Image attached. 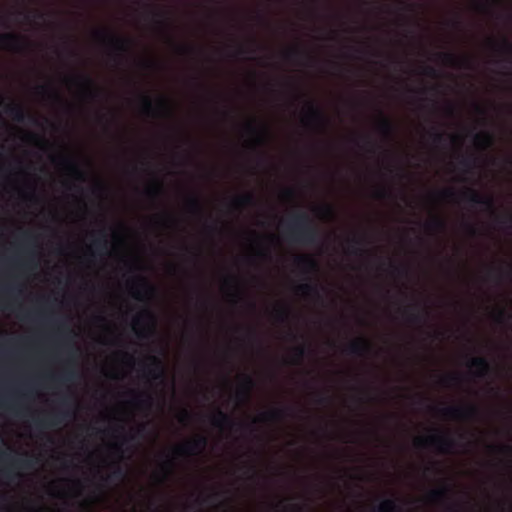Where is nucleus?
Wrapping results in <instances>:
<instances>
[{
    "label": "nucleus",
    "mask_w": 512,
    "mask_h": 512,
    "mask_svg": "<svg viewBox=\"0 0 512 512\" xmlns=\"http://www.w3.org/2000/svg\"><path fill=\"white\" fill-rule=\"evenodd\" d=\"M70 416L68 411L58 410L46 417L35 419L37 428L46 429L60 425L67 417Z\"/></svg>",
    "instance_id": "nucleus-16"
},
{
    "label": "nucleus",
    "mask_w": 512,
    "mask_h": 512,
    "mask_svg": "<svg viewBox=\"0 0 512 512\" xmlns=\"http://www.w3.org/2000/svg\"><path fill=\"white\" fill-rule=\"evenodd\" d=\"M153 403V398L150 393L138 394L133 398V404L139 408H150Z\"/></svg>",
    "instance_id": "nucleus-42"
},
{
    "label": "nucleus",
    "mask_w": 512,
    "mask_h": 512,
    "mask_svg": "<svg viewBox=\"0 0 512 512\" xmlns=\"http://www.w3.org/2000/svg\"><path fill=\"white\" fill-rule=\"evenodd\" d=\"M449 492V488L447 486H443L439 489L431 490L428 497L433 502H440L448 498Z\"/></svg>",
    "instance_id": "nucleus-43"
},
{
    "label": "nucleus",
    "mask_w": 512,
    "mask_h": 512,
    "mask_svg": "<svg viewBox=\"0 0 512 512\" xmlns=\"http://www.w3.org/2000/svg\"><path fill=\"white\" fill-rule=\"evenodd\" d=\"M380 120L377 125L378 132L387 140H392L395 135V126L393 122L386 117L381 111Z\"/></svg>",
    "instance_id": "nucleus-23"
},
{
    "label": "nucleus",
    "mask_w": 512,
    "mask_h": 512,
    "mask_svg": "<svg viewBox=\"0 0 512 512\" xmlns=\"http://www.w3.org/2000/svg\"><path fill=\"white\" fill-rule=\"evenodd\" d=\"M0 456L3 461L9 462V467L4 470L7 478H13L16 473L14 470L17 469H30L34 467L35 460L32 456L25 455V457H12L10 454L0 451Z\"/></svg>",
    "instance_id": "nucleus-10"
},
{
    "label": "nucleus",
    "mask_w": 512,
    "mask_h": 512,
    "mask_svg": "<svg viewBox=\"0 0 512 512\" xmlns=\"http://www.w3.org/2000/svg\"><path fill=\"white\" fill-rule=\"evenodd\" d=\"M494 138L489 132L477 133L474 135V143L483 149L493 145Z\"/></svg>",
    "instance_id": "nucleus-40"
},
{
    "label": "nucleus",
    "mask_w": 512,
    "mask_h": 512,
    "mask_svg": "<svg viewBox=\"0 0 512 512\" xmlns=\"http://www.w3.org/2000/svg\"><path fill=\"white\" fill-rule=\"evenodd\" d=\"M255 387V381L250 375H243L241 384L236 392L238 402L244 403L250 399L251 391Z\"/></svg>",
    "instance_id": "nucleus-21"
},
{
    "label": "nucleus",
    "mask_w": 512,
    "mask_h": 512,
    "mask_svg": "<svg viewBox=\"0 0 512 512\" xmlns=\"http://www.w3.org/2000/svg\"><path fill=\"white\" fill-rule=\"evenodd\" d=\"M97 39L104 41L113 49V58L116 62H122L126 54L130 52L133 41L129 38L116 36L108 30H97L94 32Z\"/></svg>",
    "instance_id": "nucleus-3"
},
{
    "label": "nucleus",
    "mask_w": 512,
    "mask_h": 512,
    "mask_svg": "<svg viewBox=\"0 0 512 512\" xmlns=\"http://www.w3.org/2000/svg\"><path fill=\"white\" fill-rule=\"evenodd\" d=\"M290 316V309L287 306H281L275 310V318L280 323H286Z\"/></svg>",
    "instance_id": "nucleus-45"
},
{
    "label": "nucleus",
    "mask_w": 512,
    "mask_h": 512,
    "mask_svg": "<svg viewBox=\"0 0 512 512\" xmlns=\"http://www.w3.org/2000/svg\"><path fill=\"white\" fill-rule=\"evenodd\" d=\"M468 367L476 369V376L479 378L488 377L491 373V365L486 357L479 356L470 358L468 361Z\"/></svg>",
    "instance_id": "nucleus-20"
},
{
    "label": "nucleus",
    "mask_w": 512,
    "mask_h": 512,
    "mask_svg": "<svg viewBox=\"0 0 512 512\" xmlns=\"http://www.w3.org/2000/svg\"><path fill=\"white\" fill-rule=\"evenodd\" d=\"M297 267L305 274L314 273L318 270L317 261L309 255H299L295 259Z\"/></svg>",
    "instance_id": "nucleus-22"
},
{
    "label": "nucleus",
    "mask_w": 512,
    "mask_h": 512,
    "mask_svg": "<svg viewBox=\"0 0 512 512\" xmlns=\"http://www.w3.org/2000/svg\"><path fill=\"white\" fill-rule=\"evenodd\" d=\"M392 273L398 276H407L409 269L406 265H396L392 262L389 263Z\"/></svg>",
    "instance_id": "nucleus-50"
},
{
    "label": "nucleus",
    "mask_w": 512,
    "mask_h": 512,
    "mask_svg": "<svg viewBox=\"0 0 512 512\" xmlns=\"http://www.w3.org/2000/svg\"><path fill=\"white\" fill-rule=\"evenodd\" d=\"M425 227L430 232H444L446 230V222L441 217H434L426 223Z\"/></svg>",
    "instance_id": "nucleus-41"
},
{
    "label": "nucleus",
    "mask_w": 512,
    "mask_h": 512,
    "mask_svg": "<svg viewBox=\"0 0 512 512\" xmlns=\"http://www.w3.org/2000/svg\"><path fill=\"white\" fill-rule=\"evenodd\" d=\"M186 206H187L188 211L194 215H202V213H203V207H202L201 200L195 194H191L187 198Z\"/></svg>",
    "instance_id": "nucleus-36"
},
{
    "label": "nucleus",
    "mask_w": 512,
    "mask_h": 512,
    "mask_svg": "<svg viewBox=\"0 0 512 512\" xmlns=\"http://www.w3.org/2000/svg\"><path fill=\"white\" fill-rule=\"evenodd\" d=\"M415 445L419 448L433 447L440 453L448 454L454 450L457 442L448 434L438 433L416 439Z\"/></svg>",
    "instance_id": "nucleus-4"
},
{
    "label": "nucleus",
    "mask_w": 512,
    "mask_h": 512,
    "mask_svg": "<svg viewBox=\"0 0 512 512\" xmlns=\"http://www.w3.org/2000/svg\"><path fill=\"white\" fill-rule=\"evenodd\" d=\"M177 51L180 54H191L195 52V48L189 45H177Z\"/></svg>",
    "instance_id": "nucleus-59"
},
{
    "label": "nucleus",
    "mask_w": 512,
    "mask_h": 512,
    "mask_svg": "<svg viewBox=\"0 0 512 512\" xmlns=\"http://www.w3.org/2000/svg\"><path fill=\"white\" fill-rule=\"evenodd\" d=\"M442 416L450 419L471 420L478 418L480 411L476 405L449 406L439 410Z\"/></svg>",
    "instance_id": "nucleus-9"
},
{
    "label": "nucleus",
    "mask_w": 512,
    "mask_h": 512,
    "mask_svg": "<svg viewBox=\"0 0 512 512\" xmlns=\"http://www.w3.org/2000/svg\"><path fill=\"white\" fill-rule=\"evenodd\" d=\"M125 476V470L119 465L115 464L114 469L109 475L108 479L121 480Z\"/></svg>",
    "instance_id": "nucleus-51"
},
{
    "label": "nucleus",
    "mask_w": 512,
    "mask_h": 512,
    "mask_svg": "<svg viewBox=\"0 0 512 512\" xmlns=\"http://www.w3.org/2000/svg\"><path fill=\"white\" fill-rule=\"evenodd\" d=\"M401 507L396 498H387L382 500L377 506L373 507L372 512H397Z\"/></svg>",
    "instance_id": "nucleus-29"
},
{
    "label": "nucleus",
    "mask_w": 512,
    "mask_h": 512,
    "mask_svg": "<svg viewBox=\"0 0 512 512\" xmlns=\"http://www.w3.org/2000/svg\"><path fill=\"white\" fill-rule=\"evenodd\" d=\"M145 373L153 380L164 378V367L162 361L156 356L149 357V363H143Z\"/></svg>",
    "instance_id": "nucleus-19"
},
{
    "label": "nucleus",
    "mask_w": 512,
    "mask_h": 512,
    "mask_svg": "<svg viewBox=\"0 0 512 512\" xmlns=\"http://www.w3.org/2000/svg\"><path fill=\"white\" fill-rule=\"evenodd\" d=\"M141 110L147 116H159L160 114L165 117L172 116V108L168 99L161 97L158 100L157 106L153 103L148 95H141Z\"/></svg>",
    "instance_id": "nucleus-7"
},
{
    "label": "nucleus",
    "mask_w": 512,
    "mask_h": 512,
    "mask_svg": "<svg viewBox=\"0 0 512 512\" xmlns=\"http://www.w3.org/2000/svg\"><path fill=\"white\" fill-rule=\"evenodd\" d=\"M311 350L304 344L298 345L293 349V363L299 364Z\"/></svg>",
    "instance_id": "nucleus-44"
},
{
    "label": "nucleus",
    "mask_w": 512,
    "mask_h": 512,
    "mask_svg": "<svg viewBox=\"0 0 512 512\" xmlns=\"http://www.w3.org/2000/svg\"><path fill=\"white\" fill-rule=\"evenodd\" d=\"M76 378V372L73 369H66L62 374L60 380L62 382H70Z\"/></svg>",
    "instance_id": "nucleus-53"
},
{
    "label": "nucleus",
    "mask_w": 512,
    "mask_h": 512,
    "mask_svg": "<svg viewBox=\"0 0 512 512\" xmlns=\"http://www.w3.org/2000/svg\"><path fill=\"white\" fill-rule=\"evenodd\" d=\"M372 346L365 338H358L351 341L345 348L348 355L363 357L371 352Z\"/></svg>",
    "instance_id": "nucleus-18"
},
{
    "label": "nucleus",
    "mask_w": 512,
    "mask_h": 512,
    "mask_svg": "<svg viewBox=\"0 0 512 512\" xmlns=\"http://www.w3.org/2000/svg\"><path fill=\"white\" fill-rule=\"evenodd\" d=\"M156 324V318L153 312L145 308L133 320V330L141 338H148L153 334Z\"/></svg>",
    "instance_id": "nucleus-6"
},
{
    "label": "nucleus",
    "mask_w": 512,
    "mask_h": 512,
    "mask_svg": "<svg viewBox=\"0 0 512 512\" xmlns=\"http://www.w3.org/2000/svg\"><path fill=\"white\" fill-rule=\"evenodd\" d=\"M173 467H174V461H173V459H171V458H169V457L167 456V459L164 461V463H163V465H162V468H163L167 473H169V472H171V471H172Z\"/></svg>",
    "instance_id": "nucleus-60"
},
{
    "label": "nucleus",
    "mask_w": 512,
    "mask_h": 512,
    "mask_svg": "<svg viewBox=\"0 0 512 512\" xmlns=\"http://www.w3.org/2000/svg\"><path fill=\"white\" fill-rule=\"evenodd\" d=\"M410 308L421 310V312H409L408 309H404L403 314L406 315V319L409 323L422 325L427 322L430 312L426 306L420 302H415Z\"/></svg>",
    "instance_id": "nucleus-17"
},
{
    "label": "nucleus",
    "mask_w": 512,
    "mask_h": 512,
    "mask_svg": "<svg viewBox=\"0 0 512 512\" xmlns=\"http://www.w3.org/2000/svg\"><path fill=\"white\" fill-rule=\"evenodd\" d=\"M287 239L292 243L316 245L320 241L317 226L306 212L293 213L287 222Z\"/></svg>",
    "instance_id": "nucleus-1"
},
{
    "label": "nucleus",
    "mask_w": 512,
    "mask_h": 512,
    "mask_svg": "<svg viewBox=\"0 0 512 512\" xmlns=\"http://www.w3.org/2000/svg\"><path fill=\"white\" fill-rule=\"evenodd\" d=\"M210 423L213 427L220 430L233 429L235 426L245 429L252 428V425L250 424L236 423L230 414L224 412L220 408H217L215 413L210 417Z\"/></svg>",
    "instance_id": "nucleus-11"
},
{
    "label": "nucleus",
    "mask_w": 512,
    "mask_h": 512,
    "mask_svg": "<svg viewBox=\"0 0 512 512\" xmlns=\"http://www.w3.org/2000/svg\"><path fill=\"white\" fill-rule=\"evenodd\" d=\"M72 81L82 89L86 98L90 100L100 98L102 92L89 75L78 74L72 78Z\"/></svg>",
    "instance_id": "nucleus-13"
},
{
    "label": "nucleus",
    "mask_w": 512,
    "mask_h": 512,
    "mask_svg": "<svg viewBox=\"0 0 512 512\" xmlns=\"http://www.w3.org/2000/svg\"><path fill=\"white\" fill-rule=\"evenodd\" d=\"M443 198H454L456 193L453 189H445L439 193Z\"/></svg>",
    "instance_id": "nucleus-63"
},
{
    "label": "nucleus",
    "mask_w": 512,
    "mask_h": 512,
    "mask_svg": "<svg viewBox=\"0 0 512 512\" xmlns=\"http://www.w3.org/2000/svg\"><path fill=\"white\" fill-rule=\"evenodd\" d=\"M365 240L361 236H353L347 240L348 252L356 256H363L367 251L363 248Z\"/></svg>",
    "instance_id": "nucleus-27"
},
{
    "label": "nucleus",
    "mask_w": 512,
    "mask_h": 512,
    "mask_svg": "<svg viewBox=\"0 0 512 512\" xmlns=\"http://www.w3.org/2000/svg\"><path fill=\"white\" fill-rule=\"evenodd\" d=\"M245 128L249 133L256 136L255 142L257 145L265 144L268 135V129L266 126H263L261 127V129H258L254 122H248Z\"/></svg>",
    "instance_id": "nucleus-33"
},
{
    "label": "nucleus",
    "mask_w": 512,
    "mask_h": 512,
    "mask_svg": "<svg viewBox=\"0 0 512 512\" xmlns=\"http://www.w3.org/2000/svg\"><path fill=\"white\" fill-rule=\"evenodd\" d=\"M477 158L473 156H462L460 158V165L465 168V170H470L476 166Z\"/></svg>",
    "instance_id": "nucleus-49"
},
{
    "label": "nucleus",
    "mask_w": 512,
    "mask_h": 512,
    "mask_svg": "<svg viewBox=\"0 0 512 512\" xmlns=\"http://www.w3.org/2000/svg\"><path fill=\"white\" fill-rule=\"evenodd\" d=\"M5 112L18 123L25 122L27 118L26 111L18 104H8L5 108Z\"/></svg>",
    "instance_id": "nucleus-35"
},
{
    "label": "nucleus",
    "mask_w": 512,
    "mask_h": 512,
    "mask_svg": "<svg viewBox=\"0 0 512 512\" xmlns=\"http://www.w3.org/2000/svg\"><path fill=\"white\" fill-rule=\"evenodd\" d=\"M493 47L500 53L508 57L507 62L511 63L512 59V44L506 38L502 39L501 43H496L491 40Z\"/></svg>",
    "instance_id": "nucleus-39"
},
{
    "label": "nucleus",
    "mask_w": 512,
    "mask_h": 512,
    "mask_svg": "<svg viewBox=\"0 0 512 512\" xmlns=\"http://www.w3.org/2000/svg\"><path fill=\"white\" fill-rule=\"evenodd\" d=\"M291 412L290 408H275L262 413L259 417L260 421H281Z\"/></svg>",
    "instance_id": "nucleus-24"
},
{
    "label": "nucleus",
    "mask_w": 512,
    "mask_h": 512,
    "mask_svg": "<svg viewBox=\"0 0 512 512\" xmlns=\"http://www.w3.org/2000/svg\"><path fill=\"white\" fill-rule=\"evenodd\" d=\"M331 401L330 397L323 392L316 393V402L320 405L329 404Z\"/></svg>",
    "instance_id": "nucleus-55"
},
{
    "label": "nucleus",
    "mask_w": 512,
    "mask_h": 512,
    "mask_svg": "<svg viewBox=\"0 0 512 512\" xmlns=\"http://www.w3.org/2000/svg\"><path fill=\"white\" fill-rule=\"evenodd\" d=\"M131 287L133 289L132 296L138 301H146L155 293V288L144 277L134 280Z\"/></svg>",
    "instance_id": "nucleus-14"
},
{
    "label": "nucleus",
    "mask_w": 512,
    "mask_h": 512,
    "mask_svg": "<svg viewBox=\"0 0 512 512\" xmlns=\"http://www.w3.org/2000/svg\"><path fill=\"white\" fill-rule=\"evenodd\" d=\"M52 161L63 166L65 170H67L76 180L80 182H84L86 180V174L72 158L57 156L53 157Z\"/></svg>",
    "instance_id": "nucleus-15"
},
{
    "label": "nucleus",
    "mask_w": 512,
    "mask_h": 512,
    "mask_svg": "<svg viewBox=\"0 0 512 512\" xmlns=\"http://www.w3.org/2000/svg\"><path fill=\"white\" fill-rule=\"evenodd\" d=\"M36 93L47 97L49 100L57 103H62L63 99L60 93L50 85H39L36 87Z\"/></svg>",
    "instance_id": "nucleus-30"
},
{
    "label": "nucleus",
    "mask_w": 512,
    "mask_h": 512,
    "mask_svg": "<svg viewBox=\"0 0 512 512\" xmlns=\"http://www.w3.org/2000/svg\"><path fill=\"white\" fill-rule=\"evenodd\" d=\"M489 277H495L498 282L512 278V265L505 263L504 266L490 267L488 270Z\"/></svg>",
    "instance_id": "nucleus-25"
},
{
    "label": "nucleus",
    "mask_w": 512,
    "mask_h": 512,
    "mask_svg": "<svg viewBox=\"0 0 512 512\" xmlns=\"http://www.w3.org/2000/svg\"><path fill=\"white\" fill-rule=\"evenodd\" d=\"M92 248L94 250L92 253L93 256L95 254L103 255L107 253L108 241L106 239V231L104 229L99 231V236L94 239Z\"/></svg>",
    "instance_id": "nucleus-32"
},
{
    "label": "nucleus",
    "mask_w": 512,
    "mask_h": 512,
    "mask_svg": "<svg viewBox=\"0 0 512 512\" xmlns=\"http://www.w3.org/2000/svg\"><path fill=\"white\" fill-rule=\"evenodd\" d=\"M303 123L309 127L326 130L330 125V120L318 105L313 101H308L305 105Z\"/></svg>",
    "instance_id": "nucleus-5"
},
{
    "label": "nucleus",
    "mask_w": 512,
    "mask_h": 512,
    "mask_svg": "<svg viewBox=\"0 0 512 512\" xmlns=\"http://www.w3.org/2000/svg\"><path fill=\"white\" fill-rule=\"evenodd\" d=\"M460 376L457 374H449L440 378L441 385L449 387L459 383Z\"/></svg>",
    "instance_id": "nucleus-48"
},
{
    "label": "nucleus",
    "mask_w": 512,
    "mask_h": 512,
    "mask_svg": "<svg viewBox=\"0 0 512 512\" xmlns=\"http://www.w3.org/2000/svg\"><path fill=\"white\" fill-rule=\"evenodd\" d=\"M317 211L325 217H332L334 215V209L330 205H325L317 208Z\"/></svg>",
    "instance_id": "nucleus-56"
},
{
    "label": "nucleus",
    "mask_w": 512,
    "mask_h": 512,
    "mask_svg": "<svg viewBox=\"0 0 512 512\" xmlns=\"http://www.w3.org/2000/svg\"><path fill=\"white\" fill-rule=\"evenodd\" d=\"M284 57L286 60H289V61L299 59V58H306L308 60L309 66H313L316 62L315 58L312 55H310L307 52H304L303 50H301L299 48H291V49L287 50L284 53Z\"/></svg>",
    "instance_id": "nucleus-34"
},
{
    "label": "nucleus",
    "mask_w": 512,
    "mask_h": 512,
    "mask_svg": "<svg viewBox=\"0 0 512 512\" xmlns=\"http://www.w3.org/2000/svg\"><path fill=\"white\" fill-rule=\"evenodd\" d=\"M190 418H191V413L188 410L183 409L179 415V421L182 423H185L188 420H190Z\"/></svg>",
    "instance_id": "nucleus-62"
},
{
    "label": "nucleus",
    "mask_w": 512,
    "mask_h": 512,
    "mask_svg": "<svg viewBox=\"0 0 512 512\" xmlns=\"http://www.w3.org/2000/svg\"><path fill=\"white\" fill-rule=\"evenodd\" d=\"M461 198L471 204V205H481L483 206L487 211H489L493 216L495 222L505 228L512 229V214L511 213H505V214H497L495 210V201L492 196H485L480 194L478 191L472 189V188H466L462 194Z\"/></svg>",
    "instance_id": "nucleus-2"
},
{
    "label": "nucleus",
    "mask_w": 512,
    "mask_h": 512,
    "mask_svg": "<svg viewBox=\"0 0 512 512\" xmlns=\"http://www.w3.org/2000/svg\"><path fill=\"white\" fill-rule=\"evenodd\" d=\"M375 196L378 199H386V198L391 197V191H390V189H388L386 187H381L376 190Z\"/></svg>",
    "instance_id": "nucleus-54"
},
{
    "label": "nucleus",
    "mask_w": 512,
    "mask_h": 512,
    "mask_svg": "<svg viewBox=\"0 0 512 512\" xmlns=\"http://www.w3.org/2000/svg\"><path fill=\"white\" fill-rule=\"evenodd\" d=\"M0 44L5 49L16 53L26 51L30 45L29 41L24 36L15 33L0 34Z\"/></svg>",
    "instance_id": "nucleus-12"
},
{
    "label": "nucleus",
    "mask_w": 512,
    "mask_h": 512,
    "mask_svg": "<svg viewBox=\"0 0 512 512\" xmlns=\"http://www.w3.org/2000/svg\"><path fill=\"white\" fill-rule=\"evenodd\" d=\"M208 445V438L205 435H198L195 438L174 448L176 456H196L201 454Z\"/></svg>",
    "instance_id": "nucleus-8"
},
{
    "label": "nucleus",
    "mask_w": 512,
    "mask_h": 512,
    "mask_svg": "<svg viewBox=\"0 0 512 512\" xmlns=\"http://www.w3.org/2000/svg\"><path fill=\"white\" fill-rule=\"evenodd\" d=\"M205 230L208 232V233H218L220 231V228L219 226L217 225V223H212L210 225H206L205 226Z\"/></svg>",
    "instance_id": "nucleus-64"
},
{
    "label": "nucleus",
    "mask_w": 512,
    "mask_h": 512,
    "mask_svg": "<svg viewBox=\"0 0 512 512\" xmlns=\"http://www.w3.org/2000/svg\"><path fill=\"white\" fill-rule=\"evenodd\" d=\"M145 7L149 10L152 18L156 24L161 26L162 28H167L169 26V22L167 20L166 12L156 10L151 5H145Z\"/></svg>",
    "instance_id": "nucleus-37"
},
{
    "label": "nucleus",
    "mask_w": 512,
    "mask_h": 512,
    "mask_svg": "<svg viewBox=\"0 0 512 512\" xmlns=\"http://www.w3.org/2000/svg\"><path fill=\"white\" fill-rule=\"evenodd\" d=\"M22 239L27 245H34L35 244V236L30 232H23Z\"/></svg>",
    "instance_id": "nucleus-57"
},
{
    "label": "nucleus",
    "mask_w": 512,
    "mask_h": 512,
    "mask_svg": "<svg viewBox=\"0 0 512 512\" xmlns=\"http://www.w3.org/2000/svg\"><path fill=\"white\" fill-rule=\"evenodd\" d=\"M512 318V315L508 313L504 308H500L496 311L494 319L498 324H505Z\"/></svg>",
    "instance_id": "nucleus-46"
},
{
    "label": "nucleus",
    "mask_w": 512,
    "mask_h": 512,
    "mask_svg": "<svg viewBox=\"0 0 512 512\" xmlns=\"http://www.w3.org/2000/svg\"><path fill=\"white\" fill-rule=\"evenodd\" d=\"M429 137L435 145H440L445 140V134L433 127L429 132Z\"/></svg>",
    "instance_id": "nucleus-47"
},
{
    "label": "nucleus",
    "mask_w": 512,
    "mask_h": 512,
    "mask_svg": "<svg viewBox=\"0 0 512 512\" xmlns=\"http://www.w3.org/2000/svg\"><path fill=\"white\" fill-rule=\"evenodd\" d=\"M439 59L447 65L453 66V67H469V60L464 58L460 59L453 53L445 52V53H439L438 54Z\"/></svg>",
    "instance_id": "nucleus-28"
},
{
    "label": "nucleus",
    "mask_w": 512,
    "mask_h": 512,
    "mask_svg": "<svg viewBox=\"0 0 512 512\" xmlns=\"http://www.w3.org/2000/svg\"><path fill=\"white\" fill-rule=\"evenodd\" d=\"M297 292L307 296L315 298L318 301H323V297L320 293V288L317 284H313L310 282L303 283L297 286L296 288Z\"/></svg>",
    "instance_id": "nucleus-26"
},
{
    "label": "nucleus",
    "mask_w": 512,
    "mask_h": 512,
    "mask_svg": "<svg viewBox=\"0 0 512 512\" xmlns=\"http://www.w3.org/2000/svg\"><path fill=\"white\" fill-rule=\"evenodd\" d=\"M255 204H256V198H255L254 194L251 192H247L242 195H239V196L235 197L231 202L232 207L235 209H239L242 207H250V206H254Z\"/></svg>",
    "instance_id": "nucleus-31"
},
{
    "label": "nucleus",
    "mask_w": 512,
    "mask_h": 512,
    "mask_svg": "<svg viewBox=\"0 0 512 512\" xmlns=\"http://www.w3.org/2000/svg\"><path fill=\"white\" fill-rule=\"evenodd\" d=\"M422 74L434 78V77H437L438 72L432 66H424L423 69H422Z\"/></svg>",
    "instance_id": "nucleus-58"
},
{
    "label": "nucleus",
    "mask_w": 512,
    "mask_h": 512,
    "mask_svg": "<svg viewBox=\"0 0 512 512\" xmlns=\"http://www.w3.org/2000/svg\"><path fill=\"white\" fill-rule=\"evenodd\" d=\"M492 450H497L499 453L512 455V446L509 444H503L499 446H489Z\"/></svg>",
    "instance_id": "nucleus-52"
},
{
    "label": "nucleus",
    "mask_w": 512,
    "mask_h": 512,
    "mask_svg": "<svg viewBox=\"0 0 512 512\" xmlns=\"http://www.w3.org/2000/svg\"><path fill=\"white\" fill-rule=\"evenodd\" d=\"M162 194L163 184L161 181L157 179L153 182V184H151L145 189V195L152 200L159 199L162 196Z\"/></svg>",
    "instance_id": "nucleus-38"
},
{
    "label": "nucleus",
    "mask_w": 512,
    "mask_h": 512,
    "mask_svg": "<svg viewBox=\"0 0 512 512\" xmlns=\"http://www.w3.org/2000/svg\"><path fill=\"white\" fill-rule=\"evenodd\" d=\"M134 439L133 435L124 437L123 441L121 443H115L114 448L117 450L118 453L122 452V445H124L126 442L131 441Z\"/></svg>",
    "instance_id": "nucleus-61"
}]
</instances>
